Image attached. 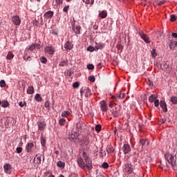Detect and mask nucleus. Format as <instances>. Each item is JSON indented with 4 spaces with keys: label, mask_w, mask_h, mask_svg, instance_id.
Listing matches in <instances>:
<instances>
[{
    "label": "nucleus",
    "mask_w": 177,
    "mask_h": 177,
    "mask_svg": "<svg viewBox=\"0 0 177 177\" xmlns=\"http://www.w3.org/2000/svg\"><path fill=\"white\" fill-rule=\"evenodd\" d=\"M95 131H96L97 132H100V131H102V125H100V124H97V125L95 126Z\"/></svg>",
    "instance_id": "c9c22d12"
},
{
    "label": "nucleus",
    "mask_w": 177,
    "mask_h": 177,
    "mask_svg": "<svg viewBox=\"0 0 177 177\" xmlns=\"http://www.w3.org/2000/svg\"><path fill=\"white\" fill-rule=\"evenodd\" d=\"M134 167L131 163L124 165V171L127 175H131L133 172Z\"/></svg>",
    "instance_id": "f03ea898"
},
{
    "label": "nucleus",
    "mask_w": 177,
    "mask_h": 177,
    "mask_svg": "<svg viewBox=\"0 0 177 177\" xmlns=\"http://www.w3.org/2000/svg\"><path fill=\"white\" fill-rule=\"evenodd\" d=\"M164 3H165V0H162V1H160L158 3V5L159 6H160V5H164Z\"/></svg>",
    "instance_id": "603ef678"
},
{
    "label": "nucleus",
    "mask_w": 177,
    "mask_h": 177,
    "mask_svg": "<svg viewBox=\"0 0 177 177\" xmlns=\"http://www.w3.org/2000/svg\"><path fill=\"white\" fill-rule=\"evenodd\" d=\"M160 68L163 71H168L169 68V64L167 62H163L160 64Z\"/></svg>",
    "instance_id": "9d476101"
},
{
    "label": "nucleus",
    "mask_w": 177,
    "mask_h": 177,
    "mask_svg": "<svg viewBox=\"0 0 177 177\" xmlns=\"http://www.w3.org/2000/svg\"><path fill=\"white\" fill-rule=\"evenodd\" d=\"M169 46L170 49H174V47L172 46V41H171L169 43Z\"/></svg>",
    "instance_id": "680f3d73"
},
{
    "label": "nucleus",
    "mask_w": 177,
    "mask_h": 177,
    "mask_svg": "<svg viewBox=\"0 0 177 177\" xmlns=\"http://www.w3.org/2000/svg\"><path fill=\"white\" fill-rule=\"evenodd\" d=\"M12 21L15 26H20V24H21V19H20V17L17 15L12 17Z\"/></svg>",
    "instance_id": "39448f33"
},
{
    "label": "nucleus",
    "mask_w": 177,
    "mask_h": 177,
    "mask_svg": "<svg viewBox=\"0 0 177 177\" xmlns=\"http://www.w3.org/2000/svg\"><path fill=\"white\" fill-rule=\"evenodd\" d=\"M35 100H36V102H42V97H41V95L37 93L35 96Z\"/></svg>",
    "instance_id": "bb28decb"
},
{
    "label": "nucleus",
    "mask_w": 177,
    "mask_h": 177,
    "mask_svg": "<svg viewBox=\"0 0 177 177\" xmlns=\"http://www.w3.org/2000/svg\"><path fill=\"white\" fill-rule=\"evenodd\" d=\"M64 48L66 50H71L73 49V44H71V42H70V41H68L65 43Z\"/></svg>",
    "instance_id": "4468645a"
},
{
    "label": "nucleus",
    "mask_w": 177,
    "mask_h": 177,
    "mask_svg": "<svg viewBox=\"0 0 177 177\" xmlns=\"http://www.w3.org/2000/svg\"><path fill=\"white\" fill-rule=\"evenodd\" d=\"M111 152H113V151H112L111 149H109V150H107V153H111Z\"/></svg>",
    "instance_id": "338daca9"
},
{
    "label": "nucleus",
    "mask_w": 177,
    "mask_h": 177,
    "mask_svg": "<svg viewBox=\"0 0 177 177\" xmlns=\"http://www.w3.org/2000/svg\"><path fill=\"white\" fill-rule=\"evenodd\" d=\"M96 50H99V49H103L104 48V44L103 43H95V46Z\"/></svg>",
    "instance_id": "a211bd4d"
},
{
    "label": "nucleus",
    "mask_w": 177,
    "mask_h": 177,
    "mask_svg": "<svg viewBox=\"0 0 177 177\" xmlns=\"http://www.w3.org/2000/svg\"><path fill=\"white\" fill-rule=\"evenodd\" d=\"M78 86H80V82H75L73 84V88H78Z\"/></svg>",
    "instance_id": "de8ad7c7"
},
{
    "label": "nucleus",
    "mask_w": 177,
    "mask_h": 177,
    "mask_svg": "<svg viewBox=\"0 0 177 177\" xmlns=\"http://www.w3.org/2000/svg\"><path fill=\"white\" fill-rule=\"evenodd\" d=\"M95 48L92 46H89L88 48H87V50L88 52H94V50H95Z\"/></svg>",
    "instance_id": "72a5a7b5"
},
{
    "label": "nucleus",
    "mask_w": 177,
    "mask_h": 177,
    "mask_svg": "<svg viewBox=\"0 0 177 177\" xmlns=\"http://www.w3.org/2000/svg\"><path fill=\"white\" fill-rule=\"evenodd\" d=\"M170 102L172 103V104H177V97L173 96L170 99Z\"/></svg>",
    "instance_id": "c85d7f7f"
},
{
    "label": "nucleus",
    "mask_w": 177,
    "mask_h": 177,
    "mask_svg": "<svg viewBox=\"0 0 177 177\" xmlns=\"http://www.w3.org/2000/svg\"><path fill=\"white\" fill-rule=\"evenodd\" d=\"M6 86V82L3 80H1L0 81V86H1V88H5Z\"/></svg>",
    "instance_id": "473e14b6"
},
{
    "label": "nucleus",
    "mask_w": 177,
    "mask_h": 177,
    "mask_svg": "<svg viewBox=\"0 0 177 177\" xmlns=\"http://www.w3.org/2000/svg\"><path fill=\"white\" fill-rule=\"evenodd\" d=\"M41 157H42V155L37 154L36 157L34 158L33 161H36V163L39 165L42 161Z\"/></svg>",
    "instance_id": "dca6fc26"
},
{
    "label": "nucleus",
    "mask_w": 177,
    "mask_h": 177,
    "mask_svg": "<svg viewBox=\"0 0 177 177\" xmlns=\"http://www.w3.org/2000/svg\"><path fill=\"white\" fill-rule=\"evenodd\" d=\"M18 104L19 107H24V106H27V102H19Z\"/></svg>",
    "instance_id": "37998d69"
},
{
    "label": "nucleus",
    "mask_w": 177,
    "mask_h": 177,
    "mask_svg": "<svg viewBox=\"0 0 177 177\" xmlns=\"http://www.w3.org/2000/svg\"><path fill=\"white\" fill-rule=\"evenodd\" d=\"M16 151L18 154H20V153H21L23 151V148L18 147L16 149Z\"/></svg>",
    "instance_id": "c03bdc74"
},
{
    "label": "nucleus",
    "mask_w": 177,
    "mask_h": 177,
    "mask_svg": "<svg viewBox=\"0 0 177 177\" xmlns=\"http://www.w3.org/2000/svg\"><path fill=\"white\" fill-rule=\"evenodd\" d=\"M124 96H125V93H120L118 97L119 99H124Z\"/></svg>",
    "instance_id": "3c124183"
},
{
    "label": "nucleus",
    "mask_w": 177,
    "mask_h": 177,
    "mask_svg": "<svg viewBox=\"0 0 177 177\" xmlns=\"http://www.w3.org/2000/svg\"><path fill=\"white\" fill-rule=\"evenodd\" d=\"M176 21V16L175 15H171L170 17V21Z\"/></svg>",
    "instance_id": "a19ab883"
},
{
    "label": "nucleus",
    "mask_w": 177,
    "mask_h": 177,
    "mask_svg": "<svg viewBox=\"0 0 177 177\" xmlns=\"http://www.w3.org/2000/svg\"><path fill=\"white\" fill-rule=\"evenodd\" d=\"M28 95H32V93H34V86H30L28 88L27 91H26Z\"/></svg>",
    "instance_id": "5701e85b"
},
{
    "label": "nucleus",
    "mask_w": 177,
    "mask_h": 177,
    "mask_svg": "<svg viewBox=\"0 0 177 177\" xmlns=\"http://www.w3.org/2000/svg\"><path fill=\"white\" fill-rule=\"evenodd\" d=\"M41 145L43 147H45L46 145V140L44 137H41Z\"/></svg>",
    "instance_id": "7c9ffc66"
},
{
    "label": "nucleus",
    "mask_w": 177,
    "mask_h": 177,
    "mask_svg": "<svg viewBox=\"0 0 177 177\" xmlns=\"http://www.w3.org/2000/svg\"><path fill=\"white\" fill-rule=\"evenodd\" d=\"M122 149L124 154H129L131 153V146L129 144H124Z\"/></svg>",
    "instance_id": "0eeeda50"
},
{
    "label": "nucleus",
    "mask_w": 177,
    "mask_h": 177,
    "mask_svg": "<svg viewBox=\"0 0 177 177\" xmlns=\"http://www.w3.org/2000/svg\"><path fill=\"white\" fill-rule=\"evenodd\" d=\"M13 57H15V55H13L12 52H8L6 59L7 60H12V59H13Z\"/></svg>",
    "instance_id": "a878e982"
},
{
    "label": "nucleus",
    "mask_w": 177,
    "mask_h": 177,
    "mask_svg": "<svg viewBox=\"0 0 177 177\" xmlns=\"http://www.w3.org/2000/svg\"><path fill=\"white\" fill-rule=\"evenodd\" d=\"M100 109L102 111H107V106L106 105V101L102 100L100 102Z\"/></svg>",
    "instance_id": "f3484780"
},
{
    "label": "nucleus",
    "mask_w": 177,
    "mask_h": 177,
    "mask_svg": "<svg viewBox=\"0 0 177 177\" xmlns=\"http://www.w3.org/2000/svg\"><path fill=\"white\" fill-rule=\"evenodd\" d=\"M99 16L101 17V19H106V17H107V12L104 10H102L100 12Z\"/></svg>",
    "instance_id": "4be33fe9"
},
{
    "label": "nucleus",
    "mask_w": 177,
    "mask_h": 177,
    "mask_svg": "<svg viewBox=\"0 0 177 177\" xmlns=\"http://www.w3.org/2000/svg\"><path fill=\"white\" fill-rule=\"evenodd\" d=\"M33 46H35V49H41V44H39L35 43Z\"/></svg>",
    "instance_id": "a18cd8bd"
},
{
    "label": "nucleus",
    "mask_w": 177,
    "mask_h": 177,
    "mask_svg": "<svg viewBox=\"0 0 177 177\" xmlns=\"http://www.w3.org/2000/svg\"><path fill=\"white\" fill-rule=\"evenodd\" d=\"M85 145H89V141L88 140L86 141H85Z\"/></svg>",
    "instance_id": "69168bd1"
},
{
    "label": "nucleus",
    "mask_w": 177,
    "mask_h": 177,
    "mask_svg": "<svg viewBox=\"0 0 177 177\" xmlns=\"http://www.w3.org/2000/svg\"><path fill=\"white\" fill-rule=\"evenodd\" d=\"M87 68L88 70H93V68H95V66L92 64H89L87 65Z\"/></svg>",
    "instance_id": "79ce46f5"
},
{
    "label": "nucleus",
    "mask_w": 177,
    "mask_h": 177,
    "mask_svg": "<svg viewBox=\"0 0 177 177\" xmlns=\"http://www.w3.org/2000/svg\"><path fill=\"white\" fill-rule=\"evenodd\" d=\"M64 122H66V119H64V118H61V119L59 120V124L61 127H63V125H64Z\"/></svg>",
    "instance_id": "2f4dec72"
},
{
    "label": "nucleus",
    "mask_w": 177,
    "mask_h": 177,
    "mask_svg": "<svg viewBox=\"0 0 177 177\" xmlns=\"http://www.w3.org/2000/svg\"><path fill=\"white\" fill-rule=\"evenodd\" d=\"M44 17L45 19H51V17H53V11H47L44 13Z\"/></svg>",
    "instance_id": "2eb2a0df"
},
{
    "label": "nucleus",
    "mask_w": 177,
    "mask_h": 177,
    "mask_svg": "<svg viewBox=\"0 0 177 177\" xmlns=\"http://www.w3.org/2000/svg\"><path fill=\"white\" fill-rule=\"evenodd\" d=\"M37 124L38 126L39 131H44V129L46 127V124H45V122H41L40 120L37 121Z\"/></svg>",
    "instance_id": "ddd939ff"
},
{
    "label": "nucleus",
    "mask_w": 177,
    "mask_h": 177,
    "mask_svg": "<svg viewBox=\"0 0 177 177\" xmlns=\"http://www.w3.org/2000/svg\"><path fill=\"white\" fill-rule=\"evenodd\" d=\"M70 8V6H66L64 8H63V12H64V13H67V12H68V9Z\"/></svg>",
    "instance_id": "49530a36"
},
{
    "label": "nucleus",
    "mask_w": 177,
    "mask_h": 177,
    "mask_svg": "<svg viewBox=\"0 0 177 177\" xmlns=\"http://www.w3.org/2000/svg\"><path fill=\"white\" fill-rule=\"evenodd\" d=\"M93 30H97L99 28V26L95 24L93 26Z\"/></svg>",
    "instance_id": "13d9d810"
},
{
    "label": "nucleus",
    "mask_w": 177,
    "mask_h": 177,
    "mask_svg": "<svg viewBox=\"0 0 177 177\" xmlns=\"http://www.w3.org/2000/svg\"><path fill=\"white\" fill-rule=\"evenodd\" d=\"M160 106L164 113H167V111H168V108L167 107V102H165V101L161 100L160 102Z\"/></svg>",
    "instance_id": "9b49d317"
},
{
    "label": "nucleus",
    "mask_w": 177,
    "mask_h": 177,
    "mask_svg": "<svg viewBox=\"0 0 177 177\" xmlns=\"http://www.w3.org/2000/svg\"><path fill=\"white\" fill-rule=\"evenodd\" d=\"M26 60L28 61V62H31V57H27V59H26Z\"/></svg>",
    "instance_id": "0e129e2a"
},
{
    "label": "nucleus",
    "mask_w": 177,
    "mask_h": 177,
    "mask_svg": "<svg viewBox=\"0 0 177 177\" xmlns=\"http://www.w3.org/2000/svg\"><path fill=\"white\" fill-rule=\"evenodd\" d=\"M171 35L174 38H177V33L173 32L171 33Z\"/></svg>",
    "instance_id": "052dcab7"
},
{
    "label": "nucleus",
    "mask_w": 177,
    "mask_h": 177,
    "mask_svg": "<svg viewBox=\"0 0 177 177\" xmlns=\"http://www.w3.org/2000/svg\"><path fill=\"white\" fill-rule=\"evenodd\" d=\"M57 165L59 168H64V167H66V163H64V162L62 161H60L59 160L57 162Z\"/></svg>",
    "instance_id": "393cba45"
},
{
    "label": "nucleus",
    "mask_w": 177,
    "mask_h": 177,
    "mask_svg": "<svg viewBox=\"0 0 177 177\" xmlns=\"http://www.w3.org/2000/svg\"><path fill=\"white\" fill-rule=\"evenodd\" d=\"M72 30L75 34H80L81 26L77 25L75 26L74 22H72Z\"/></svg>",
    "instance_id": "6e6552de"
},
{
    "label": "nucleus",
    "mask_w": 177,
    "mask_h": 177,
    "mask_svg": "<svg viewBox=\"0 0 177 177\" xmlns=\"http://www.w3.org/2000/svg\"><path fill=\"white\" fill-rule=\"evenodd\" d=\"M82 158H78L77 162L82 169H85V168L88 169L89 170L92 169V160L86 155V152H82Z\"/></svg>",
    "instance_id": "f257e3e1"
},
{
    "label": "nucleus",
    "mask_w": 177,
    "mask_h": 177,
    "mask_svg": "<svg viewBox=\"0 0 177 177\" xmlns=\"http://www.w3.org/2000/svg\"><path fill=\"white\" fill-rule=\"evenodd\" d=\"M86 5H89V6H92L95 3V0H82Z\"/></svg>",
    "instance_id": "b1692460"
},
{
    "label": "nucleus",
    "mask_w": 177,
    "mask_h": 177,
    "mask_svg": "<svg viewBox=\"0 0 177 177\" xmlns=\"http://www.w3.org/2000/svg\"><path fill=\"white\" fill-rule=\"evenodd\" d=\"M84 88H82L80 91V93L81 94V96H82V95H84Z\"/></svg>",
    "instance_id": "4d7b16f0"
},
{
    "label": "nucleus",
    "mask_w": 177,
    "mask_h": 177,
    "mask_svg": "<svg viewBox=\"0 0 177 177\" xmlns=\"http://www.w3.org/2000/svg\"><path fill=\"white\" fill-rule=\"evenodd\" d=\"M95 80L96 79L95 78V76H93V75H90L88 77V81H90L91 82H95Z\"/></svg>",
    "instance_id": "58836bf2"
},
{
    "label": "nucleus",
    "mask_w": 177,
    "mask_h": 177,
    "mask_svg": "<svg viewBox=\"0 0 177 177\" xmlns=\"http://www.w3.org/2000/svg\"><path fill=\"white\" fill-rule=\"evenodd\" d=\"M59 151H55V153L57 154V155L59 154Z\"/></svg>",
    "instance_id": "774afa93"
},
{
    "label": "nucleus",
    "mask_w": 177,
    "mask_h": 177,
    "mask_svg": "<svg viewBox=\"0 0 177 177\" xmlns=\"http://www.w3.org/2000/svg\"><path fill=\"white\" fill-rule=\"evenodd\" d=\"M154 106H155V107H158V106H160V100H155V101H154Z\"/></svg>",
    "instance_id": "09e8293b"
},
{
    "label": "nucleus",
    "mask_w": 177,
    "mask_h": 177,
    "mask_svg": "<svg viewBox=\"0 0 177 177\" xmlns=\"http://www.w3.org/2000/svg\"><path fill=\"white\" fill-rule=\"evenodd\" d=\"M45 107L48 108L49 107V102H46L44 104Z\"/></svg>",
    "instance_id": "e2e57ef3"
},
{
    "label": "nucleus",
    "mask_w": 177,
    "mask_h": 177,
    "mask_svg": "<svg viewBox=\"0 0 177 177\" xmlns=\"http://www.w3.org/2000/svg\"><path fill=\"white\" fill-rule=\"evenodd\" d=\"M165 121H167V120L165 118H162L160 120V124H165Z\"/></svg>",
    "instance_id": "6e6d98bb"
},
{
    "label": "nucleus",
    "mask_w": 177,
    "mask_h": 177,
    "mask_svg": "<svg viewBox=\"0 0 177 177\" xmlns=\"http://www.w3.org/2000/svg\"><path fill=\"white\" fill-rule=\"evenodd\" d=\"M151 53L152 57H157V53H156V49L153 48V49L151 51Z\"/></svg>",
    "instance_id": "f704fd0d"
},
{
    "label": "nucleus",
    "mask_w": 177,
    "mask_h": 177,
    "mask_svg": "<svg viewBox=\"0 0 177 177\" xmlns=\"http://www.w3.org/2000/svg\"><path fill=\"white\" fill-rule=\"evenodd\" d=\"M86 92H87V94H86L87 95H91V90H90L89 88H86Z\"/></svg>",
    "instance_id": "bf43d9fd"
},
{
    "label": "nucleus",
    "mask_w": 177,
    "mask_h": 177,
    "mask_svg": "<svg viewBox=\"0 0 177 177\" xmlns=\"http://www.w3.org/2000/svg\"><path fill=\"white\" fill-rule=\"evenodd\" d=\"M32 149H34V143L29 142L26 146L27 153H32Z\"/></svg>",
    "instance_id": "1a4fd4ad"
},
{
    "label": "nucleus",
    "mask_w": 177,
    "mask_h": 177,
    "mask_svg": "<svg viewBox=\"0 0 177 177\" xmlns=\"http://www.w3.org/2000/svg\"><path fill=\"white\" fill-rule=\"evenodd\" d=\"M62 117H67V115H70V111H64L62 113Z\"/></svg>",
    "instance_id": "e433bc0d"
},
{
    "label": "nucleus",
    "mask_w": 177,
    "mask_h": 177,
    "mask_svg": "<svg viewBox=\"0 0 177 177\" xmlns=\"http://www.w3.org/2000/svg\"><path fill=\"white\" fill-rule=\"evenodd\" d=\"M147 84H149V86H153V82H151V80H149L147 81Z\"/></svg>",
    "instance_id": "5fc2aeb1"
},
{
    "label": "nucleus",
    "mask_w": 177,
    "mask_h": 177,
    "mask_svg": "<svg viewBox=\"0 0 177 177\" xmlns=\"http://www.w3.org/2000/svg\"><path fill=\"white\" fill-rule=\"evenodd\" d=\"M102 167L104 168V169H107L109 168V163L104 162L102 165Z\"/></svg>",
    "instance_id": "4c0bfd02"
},
{
    "label": "nucleus",
    "mask_w": 177,
    "mask_h": 177,
    "mask_svg": "<svg viewBox=\"0 0 177 177\" xmlns=\"http://www.w3.org/2000/svg\"><path fill=\"white\" fill-rule=\"evenodd\" d=\"M154 99H156V97H154V95H151L149 97V100L151 103H153V102H154Z\"/></svg>",
    "instance_id": "ea45409f"
},
{
    "label": "nucleus",
    "mask_w": 177,
    "mask_h": 177,
    "mask_svg": "<svg viewBox=\"0 0 177 177\" xmlns=\"http://www.w3.org/2000/svg\"><path fill=\"white\" fill-rule=\"evenodd\" d=\"M40 62L41 63H42L43 64H46L48 59H46V57H40Z\"/></svg>",
    "instance_id": "c756f323"
},
{
    "label": "nucleus",
    "mask_w": 177,
    "mask_h": 177,
    "mask_svg": "<svg viewBox=\"0 0 177 177\" xmlns=\"http://www.w3.org/2000/svg\"><path fill=\"white\" fill-rule=\"evenodd\" d=\"M3 169L6 174H10V169H12V165L9 163H6L3 165Z\"/></svg>",
    "instance_id": "f8f14e48"
},
{
    "label": "nucleus",
    "mask_w": 177,
    "mask_h": 177,
    "mask_svg": "<svg viewBox=\"0 0 177 177\" xmlns=\"http://www.w3.org/2000/svg\"><path fill=\"white\" fill-rule=\"evenodd\" d=\"M147 140L140 139L138 145H137L138 151H142L143 149H145V146H146V142Z\"/></svg>",
    "instance_id": "7ed1b4c3"
},
{
    "label": "nucleus",
    "mask_w": 177,
    "mask_h": 177,
    "mask_svg": "<svg viewBox=\"0 0 177 177\" xmlns=\"http://www.w3.org/2000/svg\"><path fill=\"white\" fill-rule=\"evenodd\" d=\"M44 52L48 55H55V48H53V46H46L44 48Z\"/></svg>",
    "instance_id": "423d86ee"
},
{
    "label": "nucleus",
    "mask_w": 177,
    "mask_h": 177,
    "mask_svg": "<svg viewBox=\"0 0 177 177\" xmlns=\"http://www.w3.org/2000/svg\"><path fill=\"white\" fill-rule=\"evenodd\" d=\"M34 49H35V47L34 46V44H32L30 47H29V50H34Z\"/></svg>",
    "instance_id": "864d4df0"
},
{
    "label": "nucleus",
    "mask_w": 177,
    "mask_h": 177,
    "mask_svg": "<svg viewBox=\"0 0 177 177\" xmlns=\"http://www.w3.org/2000/svg\"><path fill=\"white\" fill-rule=\"evenodd\" d=\"M67 64H68V61L67 60H62L59 62L60 67H64V66H67Z\"/></svg>",
    "instance_id": "cd10ccee"
},
{
    "label": "nucleus",
    "mask_w": 177,
    "mask_h": 177,
    "mask_svg": "<svg viewBox=\"0 0 177 177\" xmlns=\"http://www.w3.org/2000/svg\"><path fill=\"white\" fill-rule=\"evenodd\" d=\"M68 140L70 142H75V135H74L73 133H69V135L68 136Z\"/></svg>",
    "instance_id": "412c9836"
},
{
    "label": "nucleus",
    "mask_w": 177,
    "mask_h": 177,
    "mask_svg": "<svg viewBox=\"0 0 177 177\" xmlns=\"http://www.w3.org/2000/svg\"><path fill=\"white\" fill-rule=\"evenodd\" d=\"M55 2L57 5H62L63 4V0H55Z\"/></svg>",
    "instance_id": "8fccbe9b"
},
{
    "label": "nucleus",
    "mask_w": 177,
    "mask_h": 177,
    "mask_svg": "<svg viewBox=\"0 0 177 177\" xmlns=\"http://www.w3.org/2000/svg\"><path fill=\"white\" fill-rule=\"evenodd\" d=\"M112 115L114 118H118L120 117V112L117 109L112 110Z\"/></svg>",
    "instance_id": "aec40b11"
},
{
    "label": "nucleus",
    "mask_w": 177,
    "mask_h": 177,
    "mask_svg": "<svg viewBox=\"0 0 177 177\" xmlns=\"http://www.w3.org/2000/svg\"><path fill=\"white\" fill-rule=\"evenodd\" d=\"M139 35L140 38L142 39V40L145 41L146 44H150V37H149L147 35L143 32V31L139 32Z\"/></svg>",
    "instance_id": "20e7f679"
},
{
    "label": "nucleus",
    "mask_w": 177,
    "mask_h": 177,
    "mask_svg": "<svg viewBox=\"0 0 177 177\" xmlns=\"http://www.w3.org/2000/svg\"><path fill=\"white\" fill-rule=\"evenodd\" d=\"M10 104H9V102L8 100H2L1 101V107L3 109H6V107H9Z\"/></svg>",
    "instance_id": "6ab92c4d"
}]
</instances>
